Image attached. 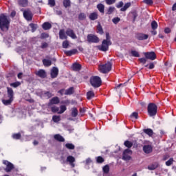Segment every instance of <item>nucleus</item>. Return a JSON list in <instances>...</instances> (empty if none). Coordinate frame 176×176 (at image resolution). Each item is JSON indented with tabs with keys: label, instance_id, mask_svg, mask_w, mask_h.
<instances>
[{
	"label": "nucleus",
	"instance_id": "49530a36",
	"mask_svg": "<svg viewBox=\"0 0 176 176\" xmlns=\"http://www.w3.org/2000/svg\"><path fill=\"white\" fill-rule=\"evenodd\" d=\"M131 53L133 57H140V53L137 51L132 50Z\"/></svg>",
	"mask_w": 176,
	"mask_h": 176
},
{
	"label": "nucleus",
	"instance_id": "cd10ccee",
	"mask_svg": "<svg viewBox=\"0 0 176 176\" xmlns=\"http://www.w3.org/2000/svg\"><path fill=\"white\" fill-rule=\"evenodd\" d=\"M97 31H98V34H100V35H102V34H104V30H102V26H101V23H100V22L98 23Z\"/></svg>",
	"mask_w": 176,
	"mask_h": 176
},
{
	"label": "nucleus",
	"instance_id": "7ed1b4c3",
	"mask_svg": "<svg viewBox=\"0 0 176 176\" xmlns=\"http://www.w3.org/2000/svg\"><path fill=\"white\" fill-rule=\"evenodd\" d=\"M111 69H112V63L110 62H107L104 65H99V71L102 72V74H107Z\"/></svg>",
	"mask_w": 176,
	"mask_h": 176
},
{
	"label": "nucleus",
	"instance_id": "393cba45",
	"mask_svg": "<svg viewBox=\"0 0 176 176\" xmlns=\"http://www.w3.org/2000/svg\"><path fill=\"white\" fill-rule=\"evenodd\" d=\"M89 17L90 20H92V21L97 20V19H98V13L92 12L89 14Z\"/></svg>",
	"mask_w": 176,
	"mask_h": 176
},
{
	"label": "nucleus",
	"instance_id": "6e6d98bb",
	"mask_svg": "<svg viewBox=\"0 0 176 176\" xmlns=\"http://www.w3.org/2000/svg\"><path fill=\"white\" fill-rule=\"evenodd\" d=\"M173 162H174V160L173 158H170L169 160H168L166 162V166H171V164H173Z\"/></svg>",
	"mask_w": 176,
	"mask_h": 176
},
{
	"label": "nucleus",
	"instance_id": "8fccbe9b",
	"mask_svg": "<svg viewBox=\"0 0 176 176\" xmlns=\"http://www.w3.org/2000/svg\"><path fill=\"white\" fill-rule=\"evenodd\" d=\"M49 5L53 8V6H56V1L55 0H48Z\"/></svg>",
	"mask_w": 176,
	"mask_h": 176
},
{
	"label": "nucleus",
	"instance_id": "13d9d810",
	"mask_svg": "<svg viewBox=\"0 0 176 176\" xmlns=\"http://www.w3.org/2000/svg\"><path fill=\"white\" fill-rule=\"evenodd\" d=\"M10 86L12 87H19V86H20V82H17L11 83Z\"/></svg>",
	"mask_w": 176,
	"mask_h": 176
},
{
	"label": "nucleus",
	"instance_id": "f257e3e1",
	"mask_svg": "<svg viewBox=\"0 0 176 176\" xmlns=\"http://www.w3.org/2000/svg\"><path fill=\"white\" fill-rule=\"evenodd\" d=\"M10 27V18L5 14H0V30L3 32H8Z\"/></svg>",
	"mask_w": 176,
	"mask_h": 176
},
{
	"label": "nucleus",
	"instance_id": "6ab92c4d",
	"mask_svg": "<svg viewBox=\"0 0 176 176\" xmlns=\"http://www.w3.org/2000/svg\"><path fill=\"white\" fill-rule=\"evenodd\" d=\"M57 75H58V69L57 67H53L51 71V77L57 78Z\"/></svg>",
	"mask_w": 176,
	"mask_h": 176
},
{
	"label": "nucleus",
	"instance_id": "774afa93",
	"mask_svg": "<svg viewBox=\"0 0 176 176\" xmlns=\"http://www.w3.org/2000/svg\"><path fill=\"white\" fill-rule=\"evenodd\" d=\"M46 47H47V43H43L41 45V49H46Z\"/></svg>",
	"mask_w": 176,
	"mask_h": 176
},
{
	"label": "nucleus",
	"instance_id": "412c9836",
	"mask_svg": "<svg viewBox=\"0 0 176 176\" xmlns=\"http://www.w3.org/2000/svg\"><path fill=\"white\" fill-rule=\"evenodd\" d=\"M97 9L100 13L104 14L105 12V6H104L102 3H99L97 5Z\"/></svg>",
	"mask_w": 176,
	"mask_h": 176
},
{
	"label": "nucleus",
	"instance_id": "5fc2aeb1",
	"mask_svg": "<svg viewBox=\"0 0 176 176\" xmlns=\"http://www.w3.org/2000/svg\"><path fill=\"white\" fill-rule=\"evenodd\" d=\"M12 137L14 140H20V137H21V135L20 133H16L14 134Z\"/></svg>",
	"mask_w": 176,
	"mask_h": 176
},
{
	"label": "nucleus",
	"instance_id": "864d4df0",
	"mask_svg": "<svg viewBox=\"0 0 176 176\" xmlns=\"http://www.w3.org/2000/svg\"><path fill=\"white\" fill-rule=\"evenodd\" d=\"M96 162L97 163H104V158H102L101 156H99L97 157Z\"/></svg>",
	"mask_w": 176,
	"mask_h": 176
},
{
	"label": "nucleus",
	"instance_id": "0eeeda50",
	"mask_svg": "<svg viewBox=\"0 0 176 176\" xmlns=\"http://www.w3.org/2000/svg\"><path fill=\"white\" fill-rule=\"evenodd\" d=\"M87 41L91 43H98L100 42V38L94 34H88Z\"/></svg>",
	"mask_w": 176,
	"mask_h": 176
},
{
	"label": "nucleus",
	"instance_id": "3c124183",
	"mask_svg": "<svg viewBox=\"0 0 176 176\" xmlns=\"http://www.w3.org/2000/svg\"><path fill=\"white\" fill-rule=\"evenodd\" d=\"M112 21H113V24H118V23H119V21H120V18L115 17L112 19Z\"/></svg>",
	"mask_w": 176,
	"mask_h": 176
},
{
	"label": "nucleus",
	"instance_id": "9d476101",
	"mask_svg": "<svg viewBox=\"0 0 176 176\" xmlns=\"http://www.w3.org/2000/svg\"><path fill=\"white\" fill-rule=\"evenodd\" d=\"M3 164H5V166H6V168L5 169L6 173H9L10 172L11 170H13L14 168L13 164L6 160H3Z\"/></svg>",
	"mask_w": 176,
	"mask_h": 176
},
{
	"label": "nucleus",
	"instance_id": "39448f33",
	"mask_svg": "<svg viewBox=\"0 0 176 176\" xmlns=\"http://www.w3.org/2000/svg\"><path fill=\"white\" fill-rule=\"evenodd\" d=\"M110 45H112V43H111V41L103 40L102 45H99L98 47V49H99V50H101V52H107L108 51V49H109Z\"/></svg>",
	"mask_w": 176,
	"mask_h": 176
},
{
	"label": "nucleus",
	"instance_id": "473e14b6",
	"mask_svg": "<svg viewBox=\"0 0 176 176\" xmlns=\"http://www.w3.org/2000/svg\"><path fill=\"white\" fill-rule=\"evenodd\" d=\"M131 6V3H126L125 5L120 9L121 12H126V9H129V8Z\"/></svg>",
	"mask_w": 176,
	"mask_h": 176
},
{
	"label": "nucleus",
	"instance_id": "ea45409f",
	"mask_svg": "<svg viewBox=\"0 0 176 176\" xmlns=\"http://www.w3.org/2000/svg\"><path fill=\"white\" fill-rule=\"evenodd\" d=\"M151 28H152V30H157V22H156V21H153L151 23Z\"/></svg>",
	"mask_w": 176,
	"mask_h": 176
},
{
	"label": "nucleus",
	"instance_id": "4d7b16f0",
	"mask_svg": "<svg viewBox=\"0 0 176 176\" xmlns=\"http://www.w3.org/2000/svg\"><path fill=\"white\" fill-rule=\"evenodd\" d=\"M123 1H120L118 3L116 4V8H118V9H120V8H123Z\"/></svg>",
	"mask_w": 176,
	"mask_h": 176
},
{
	"label": "nucleus",
	"instance_id": "2f4dec72",
	"mask_svg": "<svg viewBox=\"0 0 176 176\" xmlns=\"http://www.w3.org/2000/svg\"><path fill=\"white\" fill-rule=\"evenodd\" d=\"M3 104H4V105H10V104H12V102H13V99L12 98H9L8 100H2Z\"/></svg>",
	"mask_w": 176,
	"mask_h": 176
},
{
	"label": "nucleus",
	"instance_id": "bb28decb",
	"mask_svg": "<svg viewBox=\"0 0 176 176\" xmlns=\"http://www.w3.org/2000/svg\"><path fill=\"white\" fill-rule=\"evenodd\" d=\"M43 28L45 30H50L52 28V24L49 22H45L43 24Z\"/></svg>",
	"mask_w": 176,
	"mask_h": 176
},
{
	"label": "nucleus",
	"instance_id": "6e6552de",
	"mask_svg": "<svg viewBox=\"0 0 176 176\" xmlns=\"http://www.w3.org/2000/svg\"><path fill=\"white\" fill-rule=\"evenodd\" d=\"M33 16L34 15L32 14V12L29 9L25 10L23 11V16L28 21H31V20H32Z\"/></svg>",
	"mask_w": 176,
	"mask_h": 176
},
{
	"label": "nucleus",
	"instance_id": "a878e982",
	"mask_svg": "<svg viewBox=\"0 0 176 176\" xmlns=\"http://www.w3.org/2000/svg\"><path fill=\"white\" fill-rule=\"evenodd\" d=\"M145 134H147L148 137H152L153 135V131L151 129H146L143 130Z\"/></svg>",
	"mask_w": 176,
	"mask_h": 176
},
{
	"label": "nucleus",
	"instance_id": "052dcab7",
	"mask_svg": "<svg viewBox=\"0 0 176 176\" xmlns=\"http://www.w3.org/2000/svg\"><path fill=\"white\" fill-rule=\"evenodd\" d=\"M144 3H146V5H152L153 3V0H144Z\"/></svg>",
	"mask_w": 176,
	"mask_h": 176
},
{
	"label": "nucleus",
	"instance_id": "5701e85b",
	"mask_svg": "<svg viewBox=\"0 0 176 176\" xmlns=\"http://www.w3.org/2000/svg\"><path fill=\"white\" fill-rule=\"evenodd\" d=\"M157 167H159V164H157V162H155L148 166V170H156Z\"/></svg>",
	"mask_w": 176,
	"mask_h": 176
},
{
	"label": "nucleus",
	"instance_id": "bf43d9fd",
	"mask_svg": "<svg viewBox=\"0 0 176 176\" xmlns=\"http://www.w3.org/2000/svg\"><path fill=\"white\" fill-rule=\"evenodd\" d=\"M131 118H135V119H138V113H137V112H133V113L131 115Z\"/></svg>",
	"mask_w": 176,
	"mask_h": 176
},
{
	"label": "nucleus",
	"instance_id": "f704fd0d",
	"mask_svg": "<svg viewBox=\"0 0 176 176\" xmlns=\"http://www.w3.org/2000/svg\"><path fill=\"white\" fill-rule=\"evenodd\" d=\"M81 66L80 64L75 63L73 65L74 71H80Z\"/></svg>",
	"mask_w": 176,
	"mask_h": 176
},
{
	"label": "nucleus",
	"instance_id": "c85d7f7f",
	"mask_svg": "<svg viewBox=\"0 0 176 176\" xmlns=\"http://www.w3.org/2000/svg\"><path fill=\"white\" fill-rule=\"evenodd\" d=\"M43 63L45 67H50V65H52V60L49 59H43Z\"/></svg>",
	"mask_w": 176,
	"mask_h": 176
},
{
	"label": "nucleus",
	"instance_id": "ddd939ff",
	"mask_svg": "<svg viewBox=\"0 0 176 176\" xmlns=\"http://www.w3.org/2000/svg\"><path fill=\"white\" fill-rule=\"evenodd\" d=\"M59 38L60 39H67L68 36L67 35V31H65L64 29H61L59 31Z\"/></svg>",
	"mask_w": 176,
	"mask_h": 176
},
{
	"label": "nucleus",
	"instance_id": "2eb2a0df",
	"mask_svg": "<svg viewBox=\"0 0 176 176\" xmlns=\"http://www.w3.org/2000/svg\"><path fill=\"white\" fill-rule=\"evenodd\" d=\"M143 151L145 153H151L153 151V147L151 145L146 144L143 146Z\"/></svg>",
	"mask_w": 176,
	"mask_h": 176
},
{
	"label": "nucleus",
	"instance_id": "58836bf2",
	"mask_svg": "<svg viewBox=\"0 0 176 176\" xmlns=\"http://www.w3.org/2000/svg\"><path fill=\"white\" fill-rule=\"evenodd\" d=\"M124 145H125L126 148H131V146H133V142L126 140L124 142Z\"/></svg>",
	"mask_w": 176,
	"mask_h": 176
},
{
	"label": "nucleus",
	"instance_id": "79ce46f5",
	"mask_svg": "<svg viewBox=\"0 0 176 176\" xmlns=\"http://www.w3.org/2000/svg\"><path fill=\"white\" fill-rule=\"evenodd\" d=\"M60 111L58 112V113H64V112H65V111H67V107L64 106V105H61L60 106Z\"/></svg>",
	"mask_w": 176,
	"mask_h": 176
},
{
	"label": "nucleus",
	"instance_id": "c9c22d12",
	"mask_svg": "<svg viewBox=\"0 0 176 176\" xmlns=\"http://www.w3.org/2000/svg\"><path fill=\"white\" fill-rule=\"evenodd\" d=\"M52 120L55 123H58V122H60L61 120V116H54L52 117Z\"/></svg>",
	"mask_w": 176,
	"mask_h": 176
},
{
	"label": "nucleus",
	"instance_id": "e433bc0d",
	"mask_svg": "<svg viewBox=\"0 0 176 176\" xmlns=\"http://www.w3.org/2000/svg\"><path fill=\"white\" fill-rule=\"evenodd\" d=\"M58 102H60V100L58 99V97L53 98L50 100V103H51V104H58Z\"/></svg>",
	"mask_w": 176,
	"mask_h": 176
},
{
	"label": "nucleus",
	"instance_id": "a19ab883",
	"mask_svg": "<svg viewBox=\"0 0 176 176\" xmlns=\"http://www.w3.org/2000/svg\"><path fill=\"white\" fill-rule=\"evenodd\" d=\"M65 146L67 149H75V145L71 144V143H67L65 144Z\"/></svg>",
	"mask_w": 176,
	"mask_h": 176
},
{
	"label": "nucleus",
	"instance_id": "a211bd4d",
	"mask_svg": "<svg viewBox=\"0 0 176 176\" xmlns=\"http://www.w3.org/2000/svg\"><path fill=\"white\" fill-rule=\"evenodd\" d=\"M18 4L21 8H27L28 6V0H18Z\"/></svg>",
	"mask_w": 176,
	"mask_h": 176
},
{
	"label": "nucleus",
	"instance_id": "b1692460",
	"mask_svg": "<svg viewBox=\"0 0 176 176\" xmlns=\"http://www.w3.org/2000/svg\"><path fill=\"white\" fill-rule=\"evenodd\" d=\"M54 138L56 140V141H59V142H64L65 141V139L60 134H56L54 136Z\"/></svg>",
	"mask_w": 176,
	"mask_h": 176
},
{
	"label": "nucleus",
	"instance_id": "4468645a",
	"mask_svg": "<svg viewBox=\"0 0 176 176\" xmlns=\"http://www.w3.org/2000/svg\"><path fill=\"white\" fill-rule=\"evenodd\" d=\"M67 162H68L69 164L74 168L75 167V157H74L72 155H69L67 157Z\"/></svg>",
	"mask_w": 176,
	"mask_h": 176
},
{
	"label": "nucleus",
	"instance_id": "37998d69",
	"mask_svg": "<svg viewBox=\"0 0 176 176\" xmlns=\"http://www.w3.org/2000/svg\"><path fill=\"white\" fill-rule=\"evenodd\" d=\"M69 46V42L68 41H65L63 42V47L64 49H68V47Z\"/></svg>",
	"mask_w": 176,
	"mask_h": 176
},
{
	"label": "nucleus",
	"instance_id": "09e8293b",
	"mask_svg": "<svg viewBox=\"0 0 176 176\" xmlns=\"http://www.w3.org/2000/svg\"><path fill=\"white\" fill-rule=\"evenodd\" d=\"M30 26L32 28V32H35V30H36L37 27L36 25L34 24V23H30Z\"/></svg>",
	"mask_w": 176,
	"mask_h": 176
},
{
	"label": "nucleus",
	"instance_id": "f03ea898",
	"mask_svg": "<svg viewBox=\"0 0 176 176\" xmlns=\"http://www.w3.org/2000/svg\"><path fill=\"white\" fill-rule=\"evenodd\" d=\"M147 111L149 116H156L157 113V106L155 103H150L148 105Z\"/></svg>",
	"mask_w": 176,
	"mask_h": 176
},
{
	"label": "nucleus",
	"instance_id": "f3484780",
	"mask_svg": "<svg viewBox=\"0 0 176 176\" xmlns=\"http://www.w3.org/2000/svg\"><path fill=\"white\" fill-rule=\"evenodd\" d=\"M7 93L8 98H12V100L14 98V92L12 88L7 87Z\"/></svg>",
	"mask_w": 176,
	"mask_h": 176
},
{
	"label": "nucleus",
	"instance_id": "338daca9",
	"mask_svg": "<svg viewBox=\"0 0 176 176\" xmlns=\"http://www.w3.org/2000/svg\"><path fill=\"white\" fill-rule=\"evenodd\" d=\"M65 89H61L60 91H58L59 94H60V96H64V94H65Z\"/></svg>",
	"mask_w": 176,
	"mask_h": 176
},
{
	"label": "nucleus",
	"instance_id": "9b49d317",
	"mask_svg": "<svg viewBox=\"0 0 176 176\" xmlns=\"http://www.w3.org/2000/svg\"><path fill=\"white\" fill-rule=\"evenodd\" d=\"M66 35L72 38V39H77L78 38V36H76V34H75V32H74L71 28L67 29Z\"/></svg>",
	"mask_w": 176,
	"mask_h": 176
},
{
	"label": "nucleus",
	"instance_id": "aec40b11",
	"mask_svg": "<svg viewBox=\"0 0 176 176\" xmlns=\"http://www.w3.org/2000/svg\"><path fill=\"white\" fill-rule=\"evenodd\" d=\"M36 75H37L40 78H45L46 77V72H45V70H43V69H40L36 73Z\"/></svg>",
	"mask_w": 176,
	"mask_h": 176
},
{
	"label": "nucleus",
	"instance_id": "603ef678",
	"mask_svg": "<svg viewBox=\"0 0 176 176\" xmlns=\"http://www.w3.org/2000/svg\"><path fill=\"white\" fill-rule=\"evenodd\" d=\"M105 2L107 5H113L116 2V0H105Z\"/></svg>",
	"mask_w": 176,
	"mask_h": 176
},
{
	"label": "nucleus",
	"instance_id": "e2e57ef3",
	"mask_svg": "<svg viewBox=\"0 0 176 176\" xmlns=\"http://www.w3.org/2000/svg\"><path fill=\"white\" fill-rule=\"evenodd\" d=\"M132 16L133 17V21H135V19H137V17H138V14H137V12H132Z\"/></svg>",
	"mask_w": 176,
	"mask_h": 176
},
{
	"label": "nucleus",
	"instance_id": "4be33fe9",
	"mask_svg": "<svg viewBox=\"0 0 176 176\" xmlns=\"http://www.w3.org/2000/svg\"><path fill=\"white\" fill-rule=\"evenodd\" d=\"M65 53L67 54V56H72V54H76L78 53V50L73 49L72 50H65Z\"/></svg>",
	"mask_w": 176,
	"mask_h": 176
},
{
	"label": "nucleus",
	"instance_id": "f8f14e48",
	"mask_svg": "<svg viewBox=\"0 0 176 176\" xmlns=\"http://www.w3.org/2000/svg\"><path fill=\"white\" fill-rule=\"evenodd\" d=\"M144 56L148 60H156V54H155L153 52H145Z\"/></svg>",
	"mask_w": 176,
	"mask_h": 176
},
{
	"label": "nucleus",
	"instance_id": "c03bdc74",
	"mask_svg": "<svg viewBox=\"0 0 176 176\" xmlns=\"http://www.w3.org/2000/svg\"><path fill=\"white\" fill-rule=\"evenodd\" d=\"M78 19L80 20H86V14H85V13L79 14Z\"/></svg>",
	"mask_w": 176,
	"mask_h": 176
},
{
	"label": "nucleus",
	"instance_id": "c756f323",
	"mask_svg": "<svg viewBox=\"0 0 176 176\" xmlns=\"http://www.w3.org/2000/svg\"><path fill=\"white\" fill-rule=\"evenodd\" d=\"M78 109H76V107L72 109V116L73 118H76V116H78Z\"/></svg>",
	"mask_w": 176,
	"mask_h": 176
},
{
	"label": "nucleus",
	"instance_id": "de8ad7c7",
	"mask_svg": "<svg viewBox=\"0 0 176 176\" xmlns=\"http://www.w3.org/2000/svg\"><path fill=\"white\" fill-rule=\"evenodd\" d=\"M103 171H104V173H105L106 174H108V173H109V166L105 165V166L103 167Z\"/></svg>",
	"mask_w": 176,
	"mask_h": 176
},
{
	"label": "nucleus",
	"instance_id": "69168bd1",
	"mask_svg": "<svg viewBox=\"0 0 176 176\" xmlns=\"http://www.w3.org/2000/svg\"><path fill=\"white\" fill-rule=\"evenodd\" d=\"M103 41H107L109 42H111V37H109V33L106 34V39Z\"/></svg>",
	"mask_w": 176,
	"mask_h": 176
},
{
	"label": "nucleus",
	"instance_id": "4c0bfd02",
	"mask_svg": "<svg viewBox=\"0 0 176 176\" xmlns=\"http://www.w3.org/2000/svg\"><path fill=\"white\" fill-rule=\"evenodd\" d=\"M63 6L65 8H69V6H71V1H69V0H64L63 1Z\"/></svg>",
	"mask_w": 176,
	"mask_h": 176
},
{
	"label": "nucleus",
	"instance_id": "0e129e2a",
	"mask_svg": "<svg viewBox=\"0 0 176 176\" xmlns=\"http://www.w3.org/2000/svg\"><path fill=\"white\" fill-rule=\"evenodd\" d=\"M140 63H142V64H146V58H141L139 59Z\"/></svg>",
	"mask_w": 176,
	"mask_h": 176
},
{
	"label": "nucleus",
	"instance_id": "7c9ffc66",
	"mask_svg": "<svg viewBox=\"0 0 176 176\" xmlns=\"http://www.w3.org/2000/svg\"><path fill=\"white\" fill-rule=\"evenodd\" d=\"M71 94H74V87H70L68 89H66L65 92V96H71Z\"/></svg>",
	"mask_w": 176,
	"mask_h": 176
},
{
	"label": "nucleus",
	"instance_id": "20e7f679",
	"mask_svg": "<svg viewBox=\"0 0 176 176\" xmlns=\"http://www.w3.org/2000/svg\"><path fill=\"white\" fill-rule=\"evenodd\" d=\"M90 83L93 87H100L102 83L101 78L97 76H94L90 78Z\"/></svg>",
	"mask_w": 176,
	"mask_h": 176
},
{
	"label": "nucleus",
	"instance_id": "dca6fc26",
	"mask_svg": "<svg viewBox=\"0 0 176 176\" xmlns=\"http://www.w3.org/2000/svg\"><path fill=\"white\" fill-rule=\"evenodd\" d=\"M136 38L139 41H145L146 39H148V34H144L140 33V34H138L136 35Z\"/></svg>",
	"mask_w": 176,
	"mask_h": 176
},
{
	"label": "nucleus",
	"instance_id": "423d86ee",
	"mask_svg": "<svg viewBox=\"0 0 176 176\" xmlns=\"http://www.w3.org/2000/svg\"><path fill=\"white\" fill-rule=\"evenodd\" d=\"M38 96H40L42 98H50L52 97V93L46 91L38 90L37 91Z\"/></svg>",
	"mask_w": 176,
	"mask_h": 176
},
{
	"label": "nucleus",
	"instance_id": "a18cd8bd",
	"mask_svg": "<svg viewBox=\"0 0 176 176\" xmlns=\"http://www.w3.org/2000/svg\"><path fill=\"white\" fill-rule=\"evenodd\" d=\"M115 12V7H109L107 10V14H112Z\"/></svg>",
	"mask_w": 176,
	"mask_h": 176
},
{
	"label": "nucleus",
	"instance_id": "1a4fd4ad",
	"mask_svg": "<svg viewBox=\"0 0 176 176\" xmlns=\"http://www.w3.org/2000/svg\"><path fill=\"white\" fill-rule=\"evenodd\" d=\"M130 155H131V151L130 149L127 148L124 150V151L123 152L122 160H130V159H131Z\"/></svg>",
	"mask_w": 176,
	"mask_h": 176
},
{
	"label": "nucleus",
	"instance_id": "680f3d73",
	"mask_svg": "<svg viewBox=\"0 0 176 176\" xmlns=\"http://www.w3.org/2000/svg\"><path fill=\"white\" fill-rule=\"evenodd\" d=\"M59 111V109L58 107H56V106H54L52 107V112H58Z\"/></svg>",
	"mask_w": 176,
	"mask_h": 176
},
{
	"label": "nucleus",
	"instance_id": "72a5a7b5",
	"mask_svg": "<svg viewBox=\"0 0 176 176\" xmlns=\"http://www.w3.org/2000/svg\"><path fill=\"white\" fill-rule=\"evenodd\" d=\"M94 97V92L92 91H89L87 93V100H91Z\"/></svg>",
	"mask_w": 176,
	"mask_h": 176
}]
</instances>
